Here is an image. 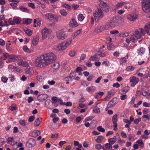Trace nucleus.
Returning a JSON list of instances; mask_svg holds the SVG:
<instances>
[{"mask_svg": "<svg viewBox=\"0 0 150 150\" xmlns=\"http://www.w3.org/2000/svg\"><path fill=\"white\" fill-rule=\"evenodd\" d=\"M108 49L109 50H112L115 49L116 47L112 44H110L108 46Z\"/></svg>", "mask_w": 150, "mask_h": 150, "instance_id": "obj_44", "label": "nucleus"}, {"mask_svg": "<svg viewBox=\"0 0 150 150\" xmlns=\"http://www.w3.org/2000/svg\"><path fill=\"white\" fill-rule=\"evenodd\" d=\"M10 55L8 53H4L2 54L1 58L2 59L5 60L8 58L9 59Z\"/></svg>", "mask_w": 150, "mask_h": 150, "instance_id": "obj_24", "label": "nucleus"}, {"mask_svg": "<svg viewBox=\"0 0 150 150\" xmlns=\"http://www.w3.org/2000/svg\"><path fill=\"white\" fill-rule=\"evenodd\" d=\"M52 31L50 29L45 28L42 31V38L45 39L48 37L51 33Z\"/></svg>", "mask_w": 150, "mask_h": 150, "instance_id": "obj_7", "label": "nucleus"}, {"mask_svg": "<svg viewBox=\"0 0 150 150\" xmlns=\"http://www.w3.org/2000/svg\"><path fill=\"white\" fill-rule=\"evenodd\" d=\"M127 60L125 57H123L120 60V65H125L127 64Z\"/></svg>", "mask_w": 150, "mask_h": 150, "instance_id": "obj_28", "label": "nucleus"}, {"mask_svg": "<svg viewBox=\"0 0 150 150\" xmlns=\"http://www.w3.org/2000/svg\"><path fill=\"white\" fill-rule=\"evenodd\" d=\"M72 41L71 39H69L59 44L57 46L58 50L61 51L65 50L70 45Z\"/></svg>", "mask_w": 150, "mask_h": 150, "instance_id": "obj_2", "label": "nucleus"}, {"mask_svg": "<svg viewBox=\"0 0 150 150\" xmlns=\"http://www.w3.org/2000/svg\"><path fill=\"white\" fill-rule=\"evenodd\" d=\"M102 26L104 30H108L110 28L108 23H107L105 25H102Z\"/></svg>", "mask_w": 150, "mask_h": 150, "instance_id": "obj_49", "label": "nucleus"}, {"mask_svg": "<svg viewBox=\"0 0 150 150\" xmlns=\"http://www.w3.org/2000/svg\"><path fill=\"white\" fill-rule=\"evenodd\" d=\"M19 123L20 125H21L23 126H25L26 124L25 123V121L24 120H20L19 121Z\"/></svg>", "mask_w": 150, "mask_h": 150, "instance_id": "obj_56", "label": "nucleus"}, {"mask_svg": "<svg viewBox=\"0 0 150 150\" xmlns=\"http://www.w3.org/2000/svg\"><path fill=\"white\" fill-rule=\"evenodd\" d=\"M103 139V136H99L97 139L95 140V141L98 143H99L102 142Z\"/></svg>", "mask_w": 150, "mask_h": 150, "instance_id": "obj_32", "label": "nucleus"}, {"mask_svg": "<svg viewBox=\"0 0 150 150\" xmlns=\"http://www.w3.org/2000/svg\"><path fill=\"white\" fill-rule=\"evenodd\" d=\"M138 39L135 36L133 35L131 36L130 38H127L126 39V41L129 44L130 41H132L133 43H135Z\"/></svg>", "mask_w": 150, "mask_h": 150, "instance_id": "obj_12", "label": "nucleus"}, {"mask_svg": "<svg viewBox=\"0 0 150 150\" xmlns=\"http://www.w3.org/2000/svg\"><path fill=\"white\" fill-rule=\"evenodd\" d=\"M69 54L70 56L73 57L75 56V53L74 51H71L69 52Z\"/></svg>", "mask_w": 150, "mask_h": 150, "instance_id": "obj_62", "label": "nucleus"}, {"mask_svg": "<svg viewBox=\"0 0 150 150\" xmlns=\"http://www.w3.org/2000/svg\"><path fill=\"white\" fill-rule=\"evenodd\" d=\"M7 141V143L13 146L14 145V141L12 137L8 138Z\"/></svg>", "mask_w": 150, "mask_h": 150, "instance_id": "obj_30", "label": "nucleus"}, {"mask_svg": "<svg viewBox=\"0 0 150 150\" xmlns=\"http://www.w3.org/2000/svg\"><path fill=\"white\" fill-rule=\"evenodd\" d=\"M144 30L147 32L148 35H149L150 33H149V30L150 29V23L144 26Z\"/></svg>", "mask_w": 150, "mask_h": 150, "instance_id": "obj_26", "label": "nucleus"}, {"mask_svg": "<svg viewBox=\"0 0 150 150\" xmlns=\"http://www.w3.org/2000/svg\"><path fill=\"white\" fill-rule=\"evenodd\" d=\"M143 10L145 12L150 11V0H143L142 2Z\"/></svg>", "mask_w": 150, "mask_h": 150, "instance_id": "obj_3", "label": "nucleus"}, {"mask_svg": "<svg viewBox=\"0 0 150 150\" xmlns=\"http://www.w3.org/2000/svg\"><path fill=\"white\" fill-rule=\"evenodd\" d=\"M59 66V64L58 62L54 63L52 66V68L54 70H56L58 69Z\"/></svg>", "mask_w": 150, "mask_h": 150, "instance_id": "obj_35", "label": "nucleus"}, {"mask_svg": "<svg viewBox=\"0 0 150 150\" xmlns=\"http://www.w3.org/2000/svg\"><path fill=\"white\" fill-rule=\"evenodd\" d=\"M17 59V57L16 55L14 54H11L10 55L8 60L6 61L7 63H8L9 62H13L16 61Z\"/></svg>", "mask_w": 150, "mask_h": 150, "instance_id": "obj_19", "label": "nucleus"}, {"mask_svg": "<svg viewBox=\"0 0 150 150\" xmlns=\"http://www.w3.org/2000/svg\"><path fill=\"white\" fill-rule=\"evenodd\" d=\"M90 60L92 61L98 60L99 59L97 58L96 56H92L90 58Z\"/></svg>", "mask_w": 150, "mask_h": 150, "instance_id": "obj_63", "label": "nucleus"}, {"mask_svg": "<svg viewBox=\"0 0 150 150\" xmlns=\"http://www.w3.org/2000/svg\"><path fill=\"white\" fill-rule=\"evenodd\" d=\"M96 148L98 150H99L101 149L104 150V148L100 144H96L95 146Z\"/></svg>", "mask_w": 150, "mask_h": 150, "instance_id": "obj_43", "label": "nucleus"}, {"mask_svg": "<svg viewBox=\"0 0 150 150\" xmlns=\"http://www.w3.org/2000/svg\"><path fill=\"white\" fill-rule=\"evenodd\" d=\"M117 117V114L113 116L112 120L113 124L117 123V122L118 120Z\"/></svg>", "mask_w": 150, "mask_h": 150, "instance_id": "obj_36", "label": "nucleus"}, {"mask_svg": "<svg viewBox=\"0 0 150 150\" xmlns=\"http://www.w3.org/2000/svg\"><path fill=\"white\" fill-rule=\"evenodd\" d=\"M102 78V76H100L95 81V82L97 83H99Z\"/></svg>", "mask_w": 150, "mask_h": 150, "instance_id": "obj_64", "label": "nucleus"}, {"mask_svg": "<svg viewBox=\"0 0 150 150\" xmlns=\"http://www.w3.org/2000/svg\"><path fill=\"white\" fill-rule=\"evenodd\" d=\"M32 20L30 18H27L24 19V23L27 25H28L30 24L32 21Z\"/></svg>", "mask_w": 150, "mask_h": 150, "instance_id": "obj_37", "label": "nucleus"}, {"mask_svg": "<svg viewBox=\"0 0 150 150\" xmlns=\"http://www.w3.org/2000/svg\"><path fill=\"white\" fill-rule=\"evenodd\" d=\"M36 142L35 140L30 138L26 144V146L28 148L33 147L35 146Z\"/></svg>", "mask_w": 150, "mask_h": 150, "instance_id": "obj_10", "label": "nucleus"}, {"mask_svg": "<svg viewBox=\"0 0 150 150\" xmlns=\"http://www.w3.org/2000/svg\"><path fill=\"white\" fill-rule=\"evenodd\" d=\"M8 25L7 21L4 19L3 16H1L0 18V26H7Z\"/></svg>", "mask_w": 150, "mask_h": 150, "instance_id": "obj_14", "label": "nucleus"}, {"mask_svg": "<svg viewBox=\"0 0 150 150\" xmlns=\"http://www.w3.org/2000/svg\"><path fill=\"white\" fill-rule=\"evenodd\" d=\"M10 110L13 111L14 110H16V107L15 104H13L11 105L10 107L9 108Z\"/></svg>", "mask_w": 150, "mask_h": 150, "instance_id": "obj_52", "label": "nucleus"}, {"mask_svg": "<svg viewBox=\"0 0 150 150\" xmlns=\"http://www.w3.org/2000/svg\"><path fill=\"white\" fill-rule=\"evenodd\" d=\"M69 24L70 27L73 28H75L78 25V24L76 21L74 19H72L70 21Z\"/></svg>", "mask_w": 150, "mask_h": 150, "instance_id": "obj_16", "label": "nucleus"}, {"mask_svg": "<svg viewBox=\"0 0 150 150\" xmlns=\"http://www.w3.org/2000/svg\"><path fill=\"white\" fill-rule=\"evenodd\" d=\"M24 31L28 36H31L32 34V31L28 28H26L24 29Z\"/></svg>", "mask_w": 150, "mask_h": 150, "instance_id": "obj_29", "label": "nucleus"}, {"mask_svg": "<svg viewBox=\"0 0 150 150\" xmlns=\"http://www.w3.org/2000/svg\"><path fill=\"white\" fill-rule=\"evenodd\" d=\"M145 34V31L142 28H140L139 29V30H137L135 31V34L134 35L138 39L141 38L142 35H144Z\"/></svg>", "mask_w": 150, "mask_h": 150, "instance_id": "obj_8", "label": "nucleus"}, {"mask_svg": "<svg viewBox=\"0 0 150 150\" xmlns=\"http://www.w3.org/2000/svg\"><path fill=\"white\" fill-rule=\"evenodd\" d=\"M39 40V37L38 35L34 36L32 41V43L34 46H36L38 44Z\"/></svg>", "mask_w": 150, "mask_h": 150, "instance_id": "obj_18", "label": "nucleus"}, {"mask_svg": "<svg viewBox=\"0 0 150 150\" xmlns=\"http://www.w3.org/2000/svg\"><path fill=\"white\" fill-rule=\"evenodd\" d=\"M13 20L14 21V24L16 23L17 24H20L21 20V19L19 17H14Z\"/></svg>", "mask_w": 150, "mask_h": 150, "instance_id": "obj_31", "label": "nucleus"}, {"mask_svg": "<svg viewBox=\"0 0 150 150\" xmlns=\"http://www.w3.org/2000/svg\"><path fill=\"white\" fill-rule=\"evenodd\" d=\"M58 134L57 133L53 134H52L51 138L54 139H56L58 138Z\"/></svg>", "mask_w": 150, "mask_h": 150, "instance_id": "obj_47", "label": "nucleus"}, {"mask_svg": "<svg viewBox=\"0 0 150 150\" xmlns=\"http://www.w3.org/2000/svg\"><path fill=\"white\" fill-rule=\"evenodd\" d=\"M23 50L27 52H30L29 49L26 46H25L23 47Z\"/></svg>", "mask_w": 150, "mask_h": 150, "instance_id": "obj_60", "label": "nucleus"}, {"mask_svg": "<svg viewBox=\"0 0 150 150\" xmlns=\"http://www.w3.org/2000/svg\"><path fill=\"white\" fill-rule=\"evenodd\" d=\"M129 90V87L128 86H125L123 88V91L124 93H126Z\"/></svg>", "mask_w": 150, "mask_h": 150, "instance_id": "obj_48", "label": "nucleus"}, {"mask_svg": "<svg viewBox=\"0 0 150 150\" xmlns=\"http://www.w3.org/2000/svg\"><path fill=\"white\" fill-rule=\"evenodd\" d=\"M20 10L23 12H26L28 13H29V10L28 9L23 6L20 7Z\"/></svg>", "mask_w": 150, "mask_h": 150, "instance_id": "obj_42", "label": "nucleus"}, {"mask_svg": "<svg viewBox=\"0 0 150 150\" xmlns=\"http://www.w3.org/2000/svg\"><path fill=\"white\" fill-rule=\"evenodd\" d=\"M136 143H137L138 145L141 147H143L144 146V144L143 142V141L141 140H137Z\"/></svg>", "mask_w": 150, "mask_h": 150, "instance_id": "obj_40", "label": "nucleus"}, {"mask_svg": "<svg viewBox=\"0 0 150 150\" xmlns=\"http://www.w3.org/2000/svg\"><path fill=\"white\" fill-rule=\"evenodd\" d=\"M8 23L10 24L11 25H13L15 24L14 21L13 20V18L12 19V18H10L8 21Z\"/></svg>", "mask_w": 150, "mask_h": 150, "instance_id": "obj_51", "label": "nucleus"}, {"mask_svg": "<svg viewBox=\"0 0 150 150\" xmlns=\"http://www.w3.org/2000/svg\"><path fill=\"white\" fill-rule=\"evenodd\" d=\"M1 80L4 83H6L7 82V81L8 80V79L7 77H5V76H3L1 78Z\"/></svg>", "mask_w": 150, "mask_h": 150, "instance_id": "obj_61", "label": "nucleus"}, {"mask_svg": "<svg viewBox=\"0 0 150 150\" xmlns=\"http://www.w3.org/2000/svg\"><path fill=\"white\" fill-rule=\"evenodd\" d=\"M98 1L99 6L102 8L103 10L106 12H108L110 7L107 3L101 0H98Z\"/></svg>", "mask_w": 150, "mask_h": 150, "instance_id": "obj_6", "label": "nucleus"}, {"mask_svg": "<svg viewBox=\"0 0 150 150\" xmlns=\"http://www.w3.org/2000/svg\"><path fill=\"white\" fill-rule=\"evenodd\" d=\"M40 130H35L30 133V135L34 137H36L40 134Z\"/></svg>", "mask_w": 150, "mask_h": 150, "instance_id": "obj_21", "label": "nucleus"}, {"mask_svg": "<svg viewBox=\"0 0 150 150\" xmlns=\"http://www.w3.org/2000/svg\"><path fill=\"white\" fill-rule=\"evenodd\" d=\"M41 118H37L34 123V125L35 126H38L40 125L41 122Z\"/></svg>", "mask_w": 150, "mask_h": 150, "instance_id": "obj_34", "label": "nucleus"}, {"mask_svg": "<svg viewBox=\"0 0 150 150\" xmlns=\"http://www.w3.org/2000/svg\"><path fill=\"white\" fill-rule=\"evenodd\" d=\"M105 147L106 148L108 149H110L112 148V146L109 143L105 144Z\"/></svg>", "mask_w": 150, "mask_h": 150, "instance_id": "obj_54", "label": "nucleus"}, {"mask_svg": "<svg viewBox=\"0 0 150 150\" xmlns=\"http://www.w3.org/2000/svg\"><path fill=\"white\" fill-rule=\"evenodd\" d=\"M138 54L140 55L143 54L145 52V49L143 47H141L139 48L138 51Z\"/></svg>", "mask_w": 150, "mask_h": 150, "instance_id": "obj_38", "label": "nucleus"}, {"mask_svg": "<svg viewBox=\"0 0 150 150\" xmlns=\"http://www.w3.org/2000/svg\"><path fill=\"white\" fill-rule=\"evenodd\" d=\"M96 88L95 86H91L88 87L86 89V91L89 92L93 93L96 91Z\"/></svg>", "mask_w": 150, "mask_h": 150, "instance_id": "obj_17", "label": "nucleus"}, {"mask_svg": "<svg viewBox=\"0 0 150 150\" xmlns=\"http://www.w3.org/2000/svg\"><path fill=\"white\" fill-rule=\"evenodd\" d=\"M102 64L105 65L106 67H109L110 65V63L109 62L108 60L103 61L102 63Z\"/></svg>", "mask_w": 150, "mask_h": 150, "instance_id": "obj_45", "label": "nucleus"}, {"mask_svg": "<svg viewBox=\"0 0 150 150\" xmlns=\"http://www.w3.org/2000/svg\"><path fill=\"white\" fill-rule=\"evenodd\" d=\"M93 118V116H89L87 117L84 120V122H87L88 121L90 120H91Z\"/></svg>", "mask_w": 150, "mask_h": 150, "instance_id": "obj_55", "label": "nucleus"}, {"mask_svg": "<svg viewBox=\"0 0 150 150\" xmlns=\"http://www.w3.org/2000/svg\"><path fill=\"white\" fill-rule=\"evenodd\" d=\"M60 13L62 15L66 16L67 15V13L64 9H62L60 11Z\"/></svg>", "mask_w": 150, "mask_h": 150, "instance_id": "obj_53", "label": "nucleus"}, {"mask_svg": "<svg viewBox=\"0 0 150 150\" xmlns=\"http://www.w3.org/2000/svg\"><path fill=\"white\" fill-rule=\"evenodd\" d=\"M63 6L67 9H71V6L68 4H64L63 5Z\"/></svg>", "mask_w": 150, "mask_h": 150, "instance_id": "obj_58", "label": "nucleus"}, {"mask_svg": "<svg viewBox=\"0 0 150 150\" xmlns=\"http://www.w3.org/2000/svg\"><path fill=\"white\" fill-rule=\"evenodd\" d=\"M115 20L116 18H113L108 23L110 27H114L116 23Z\"/></svg>", "mask_w": 150, "mask_h": 150, "instance_id": "obj_23", "label": "nucleus"}, {"mask_svg": "<svg viewBox=\"0 0 150 150\" xmlns=\"http://www.w3.org/2000/svg\"><path fill=\"white\" fill-rule=\"evenodd\" d=\"M97 129L99 131L104 132L105 131V129L103 127L101 126H100L98 127Z\"/></svg>", "mask_w": 150, "mask_h": 150, "instance_id": "obj_50", "label": "nucleus"}, {"mask_svg": "<svg viewBox=\"0 0 150 150\" xmlns=\"http://www.w3.org/2000/svg\"><path fill=\"white\" fill-rule=\"evenodd\" d=\"M103 16L102 11L100 9H98L97 11H95L93 13V16L96 22H98L101 18H102Z\"/></svg>", "mask_w": 150, "mask_h": 150, "instance_id": "obj_4", "label": "nucleus"}, {"mask_svg": "<svg viewBox=\"0 0 150 150\" xmlns=\"http://www.w3.org/2000/svg\"><path fill=\"white\" fill-rule=\"evenodd\" d=\"M137 17V16L135 14H130L127 16V19L132 21H135Z\"/></svg>", "mask_w": 150, "mask_h": 150, "instance_id": "obj_13", "label": "nucleus"}, {"mask_svg": "<svg viewBox=\"0 0 150 150\" xmlns=\"http://www.w3.org/2000/svg\"><path fill=\"white\" fill-rule=\"evenodd\" d=\"M103 27L102 25L96 28L94 30L95 32L98 33L104 30Z\"/></svg>", "mask_w": 150, "mask_h": 150, "instance_id": "obj_27", "label": "nucleus"}, {"mask_svg": "<svg viewBox=\"0 0 150 150\" xmlns=\"http://www.w3.org/2000/svg\"><path fill=\"white\" fill-rule=\"evenodd\" d=\"M134 67L131 66H130L127 67L126 68V70L129 71H133L134 69Z\"/></svg>", "mask_w": 150, "mask_h": 150, "instance_id": "obj_46", "label": "nucleus"}, {"mask_svg": "<svg viewBox=\"0 0 150 150\" xmlns=\"http://www.w3.org/2000/svg\"><path fill=\"white\" fill-rule=\"evenodd\" d=\"M115 94V91L114 90L112 89L108 91V92L107 97L109 98L113 96Z\"/></svg>", "mask_w": 150, "mask_h": 150, "instance_id": "obj_25", "label": "nucleus"}, {"mask_svg": "<svg viewBox=\"0 0 150 150\" xmlns=\"http://www.w3.org/2000/svg\"><path fill=\"white\" fill-rule=\"evenodd\" d=\"M81 83L82 85L85 86H87L89 85L88 83L86 81H82Z\"/></svg>", "mask_w": 150, "mask_h": 150, "instance_id": "obj_57", "label": "nucleus"}, {"mask_svg": "<svg viewBox=\"0 0 150 150\" xmlns=\"http://www.w3.org/2000/svg\"><path fill=\"white\" fill-rule=\"evenodd\" d=\"M43 16L44 17L47 18V19L51 20L53 18H55L57 19V17L55 16L54 14H52L50 13H47L46 14H42Z\"/></svg>", "mask_w": 150, "mask_h": 150, "instance_id": "obj_11", "label": "nucleus"}, {"mask_svg": "<svg viewBox=\"0 0 150 150\" xmlns=\"http://www.w3.org/2000/svg\"><path fill=\"white\" fill-rule=\"evenodd\" d=\"M130 82L131 83L130 86L132 87H134L139 82V79L134 76L130 78Z\"/></svg>", "mask_w": 150, "mask_h": 150, "instance_id": "obj_9", "label": "nucleus"}, {"mask_svg": "<svg viewBox=\"0 0 150 150\" xmlns=\"http://www.w3.org/2000/svg\"><path fill=\"white\" fill-rule=\"evenodd\" d=\"M18 64L20 66L25 67L28 65V64L26 61L21 59H19L18 61Z\"/></svg>", "mask_w": 150, "mask_h": 150, "instance_id": "obj_22", "label": "nucleus"}, {"mask_svg": "<svg viewBox=\"0 0 150 150\" xmlns=\"http://www.w3.org/2000/svg\"><path fill=\"white\" fill-rule=\"evenodd\" d=\"M72 79V77L71 76H68L64 78V80L66 81V83L67 84H69L70 82L71 81Z\"/></svg>", "mask_w": 150, "mask_h": 150, "instance_id": "obj_33", "label": "nucleus"}, {"mask_svg": "<svg viewBox=\"0 0 150 150\" xmlns=\"http://www.w3.org/2000/svg\"><path fill=\"white\" fill-rule=\"evenodd\" d=\"M117 103V98H114L111 100L109 102L108 105V107L109 108L113 107Z\"/></svg>", "mask_w": 150, "mask_h": 150, "instance_id": "obj_15", "label": "nucleus"}, {"mask_svg": "<svg viewBox=\"0 0 150 150\" xmlns=\"http://www.w3.org/2000/svg\"><path fill=\"white\" fill-rule=\"evenodd\" d=\"M68 35L63 30H59L56 32V37L59 40H63L65 39Z\"/></svg>", "mask_w": 150, "mask_h": 150, "instance_id": "obj_5", "label": "nucleus"}, {"mask_svg": "<svg viewBox=\"0 0 150 150\" xmlns=\"http://www.w3.org/2000/svg\"><path fill=\"white\" fill-rule=\"evenodd\" d=\"M127 4L126 2H123L121 1L119 2H118L116 4L115 6V10H117L119 9L120 8L122 7V6Z\"/></svg>", "mask_w": 150, "mask_h": 150, "instance_id": "obj_20", "label": "nucleus"}, {"mask_svg": "<svg viewBox=\"0 0 150 150\" xmlns=\"http://www.w3.org/2000/svg\"><path fill=\"white\" fill-rule=\"evenodd\" d=\"M93 111L95 113H100V108H96L95 109H93Z\"/></svg>", "mask_w": 150, "mask_h": 150, "instance_id": "obj_59", "label": "nucleus"}, {"mask_svg": "<svg viewBox=\"0 0 150 150\" xmlns=\"http://www.w3.org/2000/svg\"><path fill=\"white\" fill-rule=\"evenodd\" d=\"M56 59L53 53H47L38 57L35 61V64L36 67L43 68L49 65Z\"/></svg>", "mask_w": 150, "mask_h": 150, "instance_id": "obj_1", "label": "nucleus"}, {"mask_svg": "<svg viewBox=\"0 0 150 150\" xmlns=\"http://www.w3.org/2000/svg\"><path fill=\"white\" fill-rule=\"evenodd\" d=\"M84 18L85 17L82 14H79L78 16V19L80 21H82L84 19Z\"/></svg>", "mask_w": 150, "mask_h": 150, "instance_id": "obj_41", "label": "nucleus"}, {"mask_svg": "<svg viewBox=\"0 0 150 150\" xmlns=\"http://www.w3.org/2000/svg\"><path fill=\"white\" fill-rule=\"evenodd\" d=\"M109 143L112 145L114 144L116 142V140L114 138H112L108 139Z\"/></svg>", "mask_w": 150, "mask_h": 150, "instance_id": "obj_39", "label": "nucleus"}]
</instances>
